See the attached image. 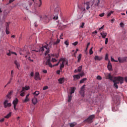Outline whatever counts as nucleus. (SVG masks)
<instances>
[{
	"label": "nucleus",
	"instance_id": "nucleus-54",
	"mask_svg": "<svg viewBox=\"0 0 127 127\" xmlns=\"http://www.w3.org/2000/svg\"><path fill=\"white\" fill-rule=\"evenodd\" d=\"M70 127H75V124L74 123H71L70 124Z\"/></svg>",
	"mask_w": 127,
	"mask_h": 127
},
{
	"label": "nucleus",
	"instance_id": "nucleus-20",
	"mask_svg": "<svg viewBox=\"0 0 127 127\" xmlns=\"http://www.w3.org/2000/svg\"><path fill=\"white\" fill-rule=\"evenodd\" d=\"M61 61H63V62L65 63V65H68V61L66 60H65V58H61L59 60V62H61Z\"/></svg>",
	"mask_w": 127,
	"mask_h": 127
},
{
	"label": "nucleus",
	"instance_id": "nucleus-26",
	"mask_svg": "<svg viewBox=\"0 0 127 127\" xmlns=\"http://www.w3.org/2000/svg\"><path fill=\"white\" fill-rule=\"evenodd\" d=\"M14 64L16 65L17 69H19V68L18 67H19V66H20V64H19V63L18 62L17 60H15L14 61Z\"/></svg>",
	"mask_w": 127,
	"mask_h": 127
},
{
	"label": "nucleus",
	"instance_id": "nucleus-32",
	"mask_svg": "<svg viewBox=\"0 0 127 127\" xmlns=\"http://www.w3.org/2000/svg\"><path fill=\"white\" fill-rule=\"evenodd\" d=\"M85 81H87V78H83L82 79L80 80V84H83V83H84V82Z\"/></svg>",
	"mask_w": 127,
	"mask_h": 127
},
{
	"label": "nucleus",
	"instance_id": "nucleus-38",
	"mask_svg": "<svg viewBox=\"0 0 127 127\" xmlns=\"http://www.w3.org/2000/svg\"><path fill=\"white\" fill-rule=\"evenodd\" d=\"M64 64H66V63H64V62H62V63L61 64H60L61 67H63L64 68Z\"/></svg>",
	"mask_w": 127,
	"mask_h": 127
},
{
	"label": "nucleus",
	"instance_id": "nucleus-47",
	"mask_svg": "<svg viewBox=\"0 0 127 127\" xmlns=\"http://www.w3.org/2000/svg\"><path fill=\"white\" fill-rule=\"evenodd\" d=\"M108 41H109V39L108 38H106V39H105V44L106 45L108 44Z\"/></svg>",
	"mask_w": 127,
	"mask_h": 127
},
{
	"label": "nucleus",
	"instance_id": "nucleus-5",
	"mask_svg": "<svg viewBox=\"0 0 127 127\" xmlns=\"http://www.w3.org/2000/svg\"><path fill=\"white\" fill-rule=\"evenodd\" d=\"M100 1V0H93V2H90V4H92L91 9H95L97 6H99Z\"/></svg>",
	"mask_w": 127,
	"mask_h": 127
},
{
	"label": "nucleus",
	"instance_id": "nucleus-28",
	"mask_svg": "<svg viewBox=\"0 0 127 127\" xmlns=\"http://www.w3.org/2000/svg\"><path fill=\"white\" fill-rule=\"evenodd\" d=\"M11 117V112L9 113L6 116H4V118L5 119H9Z\"/></svg>",
	"mask_w": 127,
	"mask_h": 127
},
{
	"label": "nucleus",
	"instance_id": "nucleus-52",
	"mask_svg": "<svg viewBox=\"0 0 127 127\" xmlns=\"http://www.w3.org/2000/svg\"><path fill=\"white\" fill-rule=\"evenodd\" d=\"M57 61V60H56V59L53 58L52 60V62H56Z\"/></svg>",
	"mask_w": 127,
	"mask_h": 127
},
{
	"label": "nucleus",
	"instance_id": "nucleus-21",
	"mask_svg": "<svg viewBox=\"0 0 127 127\" xmlns=\"http://www.w3.org/2000/svg\"><path fill=\"white\" fill-rule=\"evenodd\" d=\"M102 38H106L107 35H108V33L105 32H102L100 33Z\"/></svg>",
	"mask_w": 127,
	"mask_h": 127
},
{
	"label": "nucleus",
	"instance_id": "nucleus-25",
	"mask_svg": "<svg viewBox=\"0 0 127 127\" xmlns=\"http://www.w3.org/2000/svg\"><path fill=\"white\" fill-rule=\"evenodd\" d=\"M29 89H30L29 86H26L25 87H23L22 89V92H24V91H25V90L26 91H28V90H29Z\"/></svg>",
	"mask_w": 127,
	"mask_h": 127
},
{
	"label": "nucleus",
	"instance_id": "nucleus-48",
	"mask_svg": "<svg viewBox=\"0 0 127 127\" xmlns=\"http://www.w3.org/2000/svg\"><path fill=\"white\" fill-rule=\"evenodd\" d=\"M47 89H48V87L47 86H46L43 87V90L44 91H45V90H47Z\"/></svg>",
	"mask_w": 127,
	"mask_h": 127
},
{
	"label": "nucleus",
	"instance_id": "nucleus-23",
	"mask_svg": "<svg viewBox=\"0 0 127 127\" xmlns=\"http://www.w3.org/2000/svg\"><path fill=\"white\" fill-rule=\"evenodd\" d=\"M3 13L4 16L5 17L7 16V15L8 14V13H9V11L7 10H4Z\"/></svg>",
	"mask_w": 127,
	"mask_h": 127
},
{
	"label": "nucleus",
	"instance_id": "nucleus-50",
	"mask_svg": "<svg viewBox=\"0 0 127 127\" xmlns=\"http://www.w3.org/2000/svg\"><path fill=\"white\" fill-rule=\"evenodd\" d=\"M28 60H29V61H30L31 62H33V60H31V58H30V57H28Z\"/></svg>",
	"mask_w": 127,
	"mask_h": 127
},
{
	"label": "nucleus",
	"instance_id": "nucleus-2",
	"mask_svg": "<svg viewBox=\"0 0 127 127\" xmlns=\"http://www.w3.org/2000/svg\"><path fill=\"white\" fill-rule=\"evenodd\" d=\"M124 77L122 76H118V77H115L114 79L112 80L113 81V83H114V87L116 88V89H118L119 86H118V84H123L124 83Z\"/></svg>",
	"mask_w": 127,
	"mask_h": 127
},
{
	"label": "nucleus",
	"instance_id": "nucleus-18",
	"mask_svg": "<svg viewBox=\"0 0 127 127\" xmlns=\"http://www.w3.org/2000/svg\"><path fill=\"white\" fill-rule=\"evenodd\" d=\"M75 90H76V88L75 87H71L70 88L69 95H72V94H74V93H75Z\"/></svg>",
	"mask_w": 127,
	"mask_h": 127
},
{
	"label": "nucleus",
	"instance_id": "nucleus-10",
	"mask_svg": "<svg viewBox=\"0 0 127 127\" xmlns=\"http://www.w3.org/2000/svg\"><path fill=\"white\" fill-rule=\"evenodd\" d=\"M127 57H124L123 58L119 57L118 61L119 63H124V62H127Z\"/></svg>",
	"mask_w": 127,
	"mask_h": 127
},
{
	"label": "nucleus",
	"instance_id": "nucleus-60",
	"mask_svg": "<svg viewBox=\"0 0 127 127\" xmlns=\"http://www.w3.org/2000/svg\"><path fill=\"white\" fill-rule=\"evenodd\" d=\"M30 76L31 77H33V76H34V73H33V72H32L30 74Z\"/></svg>",
	"mask_w": 127,
	"mask_h": 127
},
{
	"label": "nucleus",
	"instance_id": "nucleus-58",
	"mask_svg": "<svg viewBox=\"0 0 127 127\" xmlns=\"http://www.w3.org/2000/svg\"><path fill=\"white\" fill-rule=\"evenodd\" d=\"M60 72H61V70H58L57 71V74H58V75H60Z\"/></svg>",
	"mask_w": 127,
	"mask_h": 127
},
{
	"label": "nucleus",
	"instance_id": "nucleus-14",
	"mask_svg": "<svg viewBox=\"0 0 127 127\" xmlns=\"http://www.w3.org/2000/svg\"><path fill=\"white\" fill-rule=\"evenodd\" d=\"M108 69L109 71H112L113 70V65H112V64L110 62H109L107 65Z\"/></svg>",
	"mask_w": 127,
	"mask_h": 127
},
{
	"label": "nucleus",
	"instance_id": "nucleus-1",
	"mask_svg": "<svg viewBox=\"0 0 127 127\" xmlns=\"http://www.w3.org/2000/svg\"><path fill=\"white\" fill-rule=\"evenodd\" d=\"M49 45H50V48H51V46H52V42L50 41L49 44H47L46 45L42 46V47L38 46V48H36L35 50H32L31 52V53H34V52H40V51L43 52V51H44V48H45L47 51L45 53V55L46 56L48 53H49V48H48Z\"/></svg>",
	"mask_w": 127,
	"mask_h": 127
},
{
	"label": "nucleus",
	"instance_id": "nucleus-43",
	"mask_svg": "<svg viewBox=\"0 0 127 127\" xmlns=\"http://www.w3.org/2000/svg\"><path fill=\"white\" fill-rule=\"evenodd\" d=\"M104 27H105V25H103L101 28L99 29V31H102V29H104Z\"/></svg>",
	"mask_w": 127,
	"mask_h": 127
},
{
	"label": "nucleus",
	"instance_id": "nucleus-27",
	"mask_svg": "<svg viewBox=\"0 0 127 127\" xmlns=\"http://www.w3.org/2000/svg\"><path fill=\"white\" fill-rule=\"evenodd\" d=\"M40 93L38 91H36L35 92L33 93V95H34V97H37L38 95H39Z\"/></svg>",
	"mask_w": 127,
	"mask_h": 127
},
{
	"label": "nucleus",
	"instance_id": "nucleus-51",
	"mask_svg": "<svg viewBox=\"0 0 127 127\" xmlns=\"http://www.w3.org/2000/svg\"><path fill=\"white\" fill-rule=\"evenodd\" d=\"M53 18H54V19H55L56 20L58 19V15H57L55 16Z\"/></svg>",
	"mask_w": 127,
	"mask_h": 127
},
{
	"label": "nucleus",
	"instance_id": "nucleus-19",
	"mask_svg": "<svg viewBox=\"0 0 127 127\" xmlns=\"http://www.w3.org/2000/svg\"><path fill=\"white\" fill-rule=\"evenodd\" d=\"M29 97V94L26 95L25 100H23V103H27V102H29V98H28Z\"/></svg>",
	"mask_w": 127,
	"mask_h": 127
},
{
	"label": "nucleus",
	"instance_id": "nucleus-35",
	"mask_svg": "<svg viewBox=\"0 0 127 127\" xmlns=\"http://www.w3.org/2000/svg\"><path fill=\"white\" fill-rule=\"evenodd\" d=\"M113 13H114V11H111L109 13H108L107 16H111V15Z\"/></svg>",
	"mask_w": 127,
	"mask_h": 127
},
{
	"label": "nucleus",
	"instance_id": "nucleus-3",
	"mask_svg": "<svg viewBox=\"0 0 127 127\" xmlns=\"http://www.w3.org/2000/svg\"><path fill=\"white\" fill-rule=\"evenodd\" d=\"M92 4H91V2H86L84 3L83 5L81 7L80 9L82 12L85 13L87 12V10H89L90 8H91Z\"/></svg>",
	"mask_w": 127,
	"mask_h": 127
},
{
	"label": "nucleus",
	"instance_id": "nucleus-42",
	"mask_svg": "<svg viewBox=\"0 0 127 127\" xmlns=\"http://www.w3.org/2000/svg\"><path fill=\"white\" fill-rule=\"evenodd\" d=\"M44 18L46 20H49V17H48V16L45 15L44 17Z\"/></svg>",
	"mask_w": 127,
	"mask_h": 127
},
{
	"label": "nucleus",
	"instance_id": "nucleus-62",
	"mask_svg": "<svg viewBox=\"0 0 127 127\" xmlns=\"http://www.w3.org/2000/svg\"><path fill=\"white\" fill-rule=\"evenodd\" d=\"M43 73H44L45 74H46V73H47V70L44 69V70H43Z\"/></svg>",
	"mask_w": 127,
	"mask_h": 127
},
{
	"label": "nucleus",
	"instance_id": "nucleus-44",
	"mask_svg": "<svg viewBox=\"0 0 127 127\" xmlns=\"http://www.w3.org/2000/svg\"><path fill=\"white\" fill-rule=\"evenodd\" d=\"M84 75H85V73H84V72H82L79 74L80 77H83V76H84Z\"/></svg>",
	"mask_w": 127,
	"mask_h": 127
},
{
	"label": "nucleus",
	"instance_id": "nucleus-29",
	"mask_svg": "<svg viewBox=\"0 0 127 127\" xmlns=\"http://www.w3.org/2000/svg\"><path fill=\"white\" fill-rule=\"evenodd\" d=\"M72 95H70L68 96V103H70V102H71V101H72Z\"/></svg>",
	"mask_w": 127,
	"mask_h": 127
},
{
	"label": "nucleus",
	"instance_id": "nucleus-55",
	"mask_svg": "<svg viewBox=\"0 0 127 127\" xmlns=\"http://www.w3.org/2000/svg\"><path fill=\"white\" fill-rule=\"evenodd\" d=\"M78 44V42H75L74 43H72V45H74V46H76Z\"/></svg>",
	"mask_w": 127,
	"mask_h": 127
},
{
	"label": "nucleus",
	"instance_id": "nucleus-13",
	"mask_svg": "<svg viewBox=\"0 0 127 127\" xmlns=\"http://www.w3.org/2000/svg\"><path fill=\"white\" fill-rule=\"evenodd\" d=\"M11 54H14V55L16 56L17 55L16 53L11 52L10 50H8V52H6V55H7V56H11Z\"/></svg>",
	"mask_w": 127,
	"mask_h": 127
},
{
	"label": "nucleus",
	"instance_id": "nucleus-8",
	"mask_svg": "<svg viewBox=\"0 0 127 127\" xmlns=\"http://www.w3.org/2000/svg\"><path fill=\"white\" fill-rule=\"evenodd\" d=\"M104 76L106 79L110 80L111 81H113L114 77L111 75V73H104Z\"/></svg>",
	"mask_w": 127,
	"mask_h": 127
},
{
	"label": "nucleus",
	"instance_id": "nucleus-22",
	"mask_svg": "<svg viewBox=\"0 0 127 127\" xmlns=\"http://www.w3.org/2000/svg\"><path fill=\"white\" fill-rule=\"evenodd\" d=\"M103 59V57H99V56H95L94 58L95 60H98V61H101Z\"/></svg>",
	"mask_w": 127,
	"mask_h": 127
},
{
	"label": "nucleus",
	"instance_id": "nucleus-64",
	"mask_svg": "<svg viewBox=\"0 0 127 127\" xmlns=\"http://www.w3.org/2000/svg\"><path fill=\"white\" fill-rule=\"evenodd\" d=\"M125 81L126 82V83H127V76L125 77Z\"/></svg>",
	"mask_w": 127,
	"mask_h": 127
},
{
	"label": "nucleus",
	"instance_id": "nucleus-11",
	"mask_svg": "<svg viewBox=\"0 0 127 127\" xmlns=\"http://www.w3.org/2000/svg\"><path fill=\"white\" fill-rule=\"evenodd\" d=\"M85 85L82 86L80 88V94L82 97H84L85 96Z\"/></svg>",
	"mask_w": 127,
	"mask_h": 127
},
{
	"label": "nucleus",
	"instance_id": "nucleus-30",
	"mask_svg": "<svg viewBox=\"0 0 127 127\" xmlns=\"http://www.w3.org/2000/svg\"><path fill=\"white\" fill-rule=\"evenodd\" d=\"M78 58V60H77V62H80V61H81V59L82 58V55L81 54H79L78 55V57H77Z\"/></svg>",
	"mask_w": 127,
	"mask_h": 127
},
{
	"label": "nucleus",
	"instance_id": "nucleus-56",
	"mask_svg": "<svg viewBox=\"0 0 127 127\" xmlns=\"http://www.w3.org/2000/svg\"><path fill=\"white\" fill-rule=\"evenodd\" d=\"M40 1V4L39 5V7H40L41 6V5L42 4V1L41 0H39Z\"/></svg>",
	"mask_w": 127,
	"mask_h": 127
},
{
	"label": "nucleus",
	"instance_id": "nucleus-41",
	"mask_svg": "<svg viewBox=\"0 0 127 127\" xmlns=\"http://www.w3.org/2000/svg\"><path fill=\"white\" fill-rule=\"evenodd\" d=\"M90 44H91V43H87V47H86V50H85V52H86V51H87V50H88V48L90 46Z\"/></svg>",
	"mask_w": 127,
	"mask_h": 127
},
{
	"label": "nucleus",
	"instance_id": "nucleus-53",
	"mask_svg": "<svg viewBox=\"0 0 127 127\" xmlns=\"http://www.w3.org/2000/svg\"><path fill=\"white\" fill-rule=\"evenodd\" d=\"M14 1V0H9V3H7L6 4H9V3H11V2H13V1Z\"/></svg>",
	"mask_w": 127,
	"mask_h": 127
},
{
	"label": "nucleus",
	"instance_id": "nucleus-16",
	"mask_svg": "<svg viewBox=\"0 0 127 127\" xmlns=\"http://www.w3.org/2000/svg\"><path fill=\"white\" fill-rule=\"evenodd\" d=\"M73 81H76V80H78V79H80L81 77H80V75L79 74H75L73 76Z\"/></svg>",
	"mask_w": 127,
	"mask_h": 127
},
{
	"label": "nucleus",
	"instance_id": "nucleus-9",
	"mask_svg": "<svg viewBox=\"0 0 127 127\" xmlns=\"http://www.w3.org/2000/svg\"><path fill=\"white\" fill-rule=\"evenodd\" d=\"M12 104L13 105V108L15 111H17V109H16V106H17V104H18V99L17 98H15Z\"/></svg>",
	"mask_w": 127,
	"mask_h": 127
},
{
	"label": "nucleus",
	"instance_id": "nucleus-59",
	"mask_svg": "<svg viewBox=\"0 0 127 127\" xmlns=\"http://www.w3.org/2000/svg\"><path fill=\"white\" fill-rule=\"evenodd\" d=\"M13 70L11 71V77H13Z\"/></svg>",
	"mask_w": 127,
	"mask_h": 127
},
{
	"label": "nucleus",
	"instance_id": "nucleus-63",
	"mask_svg": "<svg viewBox=\"0 0 127 127\" xmlns=\"http://www.w3.org/2000/svg\"><path fill=\"white\" fill-rule=\"evenodd\" d=\"M120 25H121V27H124V24H123V23H121Z\"/></svg>",
	"mask_w": 127,
	"mask_h": 127
},
{
	"label": "nucleus",
	"instance_id": "nucleus-4",
	"mask_svg": "<svg viewBox=\"0 0 127 127\" xmlns=\"http://www.w3.org/2000/svg\"><path fill=\"white\" fill-rule=\"evenodd\" d=\"M47 61H46V62L45 63V65H48L49 67H51V68H52V67H55V66H58V65H59V64L60 63V62H59H59L57 64H54V65H52V64H51V63L50 62V60L51 59L50 55H48L47 56Z\"/></svg>",
	"mask_w": 127,
	"mask_h": 127
},
{
	"label": "nucleus",
	"instance_id": "nucleus-33",
	"mask_svg": "<svg viewBox=\"0 0 127 127\" xmlns=\"http://www.w3.org/2000/svg\"><path fill=\"white\" fill-rule=\"evenodd\" d=\"M82 68H83V66L82 65L79 66L78 67L77 70H78V72H81V71H82Z\"/></svg>",
	"mask_w": 127,
	"mask_h": 127
},
{
	"label": "nucleus",
	"instance_id": "nucleus-36",
	"mask_svg": "<svg viewBox=\"0 0 127 127\" xmlns=\"http://www.w3.org/2000/svg\"><path fill=\"white\" fill-rule=\"evenodd\" d=\"M93 47H92L91 48H90V50H89V54L90 55H92V54H93Z\"/></svg>",
	"mask_w": 127,
	"mask_h": 127
},
{
	"label": "nucleus",
	"instance_id": "nucleus-17",
	"mask_svg": "<svg viewBox=\"0 0 127 127\" xmlns=\"http://www.w3.org/2000/svg\"><path fill=\"white\" fill-rule=\"evenodd\" d=\"M32 102L33 105H35L37 103V97L34 96V98L32 99Z\"/></svg>",
	"mask_w": 127,
	"mask_h": 127
},
{
	"label": "nucleus",
	"instance_id": "nucleus-12",
	"mask_svg": "<svg viewBox=\"0 0 127 127\" xmlns=\"http://www.w3.org/2000/svg\"><path fill=\"white\" fill-rule=\"evenodd\" d=\"M34 79L36 80H41V78H40V76L39 75V72H35Z\"/></svg>",
	"mask_w": 127,
	"mask_h": 127
},
{
	"label": "nucleus",
	"instance_id": "nucleus-15",
	"mask_svg": "<svg viewBox=\"0 0 127 127\" xmlns=\"http://www.w3.org/2000/svg\"><path fill=\"white\" fill-rule=\"evenodd\" d=\"M59 84H63L65 82V77H62L58 79Z\"/></svg>",
	"mask_w": 127,
	"mask_h": 127
},
{
	"label": "nucleus",
	"instance_id": "nucleus-49",
	"mask_svg": "<svg viewBox=\"0 0 127 127\" xmlns=\"http://www.w3.org/2000/svg\"><path fill=\"white\" fill-rule=\"evenodd\" d=\"M6 34H9V31L7 29V27L6 28Z\"/></svg>",
	"mask_w": 127,
	"mask_h": 127
},
{
	"label": "nucleus",
	"instance_id": "nucleus-57",
	"mask_svg": "<svg viewBox=\"0 0 127 127\" xmlns=\"http://www.w3.org/2000/svg\"><path fill=\"white\" fill-rule=\"evenodd\" d=\"M104 15H105V13H102L99 15V16H100V17H103Z\"/></svg>",
	"mask_w": 127,
	"mask_h": 127
},
{
	"label": "nucleus",
	"instance_id": "nucleus-39",
	"mask_svg": "<svg viewBox=\"0 0 127 127\" xmlns=\"http://www.w3.org/2000/svg\"><path fill=\"white\" fill-rule=\"evenodd\" d=\"M109 60V54H106L105 55V60Z\"/></svg>",
	"mask_w": 127,
	"mask_h": 127
},
{
	"label": "nucleus",
	"instance_id": "nucleus-34",
	"mask_svg": "<svg viewBox=\"0 0 127 127\" xmlns=\"http://www.w3.org/2000/svg\"><path fill=\"white\" fill-rule=\"evenodd\" d=\"M85 26V23L82 22L81 24L80 25L79 27L80 28H84V26Z\"/></svg>",
	"mask_w": 127,
	"mask_h": 127
},
{
	"label": "nucleus",
	"instance_id": "nucleus-7",
	"mask_svg": "<svg viewBox=\"0 0 127 127\" xmlns=\"http://www.w3.org/2000/svg\"><path fill=\"white\" fill-rule=\"evenodd\" d=\"M4 108L6 109V108H10L11 106V103L8 102V100L6 99L3 103Z\"/></svg>",
	"mask_w": 127,
	"mask_h": 127
},
{
	"label": "nucleus",
	"instance_id": "nucleus-46",
	"mask_svg": "<svg viewBox=\"0 0 127 127\" xmlns=\"http://www.w3.org/2000/svg\"><path fill=\"white\" fill-rule=\"evenodd\" d=\"M27 55L25 56V58H27V56H28L29 55V54H30V53H29V52H26Z\"/></svg>",
	"mask_w": 127,
	"mask_h": 127
},
{
	"label": "nucleus",
	"instance_id": "nucleus-37",
	"mask_svg": "<svg viewBox=\"0 0 127 127\" xmlns=\"http://www.w3.org/2000/svg\"><path fill=\"white\" fill-rule=\"evenodd\" d=\"M25 94V93L23 91L22 92V90H21V93H20L21 97H24Z\"/></svg>",
	"mask_w": 127,
	"mask_h": 127
},
{
	"label": "nucleus",
	"instance_id": "nucleus-45",
	"mask_svg": "<svg viewBox=\"0 0 127 127\" xmlns=\"http://www.w3.org/2000/svg\"><path fill=\"white\" fill-rule=\"evenodd\" d=\"M64 44H65V45L68 47V45H69V42H68V41H65L64 42Z\"/></svg>",
	"mask_w": 127,
	"mask_h": 127
},
{
	"label": "nucleus",
	"instance_id": "nucleus-6",
	"mask_svg": "<svg viewBox=\"0 0 127 127\" xmlns=\"http://www.w3.org/2000/svg\"><path fill=\"white\" fill-rule=\"evenodd\" d=\"M94 118L95 115H91L87 119H86L84 122H85L86 123H88V124H92V123H93V120Z\"/></svg>",
	"mask_w": 127,
	"mask_h": 127
},
{
	"label": "nucleus",
	"instance_id": "nucleus-40",
	"mask_svg": "<svg viewBox=\"0 0 127 127\" xmlns=\"http://www.w3.org/2000/svg\"><path fill=\"white\" fill-rule=\"evenodd\" d=\"M96 79H97V80H102V76H100V75H98V76H97Z\"/></svg>",
	"mask_w": 127,
	"mask_h": 127
},
{
	"label": "nucleus",
	"instance_id": "nucleus-61",
	"mask_svg": "<svg viewBox=\"0 0 127 127\" xmlns=\"http://www.w3.org/2000/svg\"><path fill=\"white\" fill-rule=\"evenodd\" d=\"M62 37H63V33L61 34V35L60 36V39H63V38Z\"/></svg>",
	"mask_w": 127,
	"mask_h": 127
},
{
	"label": "nucleus",
	"instance_id": "nucleus-24",
	"mask_svg": "<svg viewBox=\"0 0 127 127\" xmlns=\"http://www.w3.org/2000/svg\"><path fill=\"white\" fill-rule=\"evenodd\" d=\"M11 94H12V91H10L8 93L7 95H6V97L7 98V99H9V100H10V99L11 98Z\"/></svg>",
	"mask_w": 127,
	"mask_h": 127
},
{
	"label": "nucleus",
	"instance_id": "nucleus-31",
	"mask_svg": "<svg viewBox=\"0 0 127 127\" xmlns=\"http://www.w3.org/2000/svg\"><path fill=\"white\" fill-rule=\"evenodd\" d=\"M59 42H60V39H58L56 41V42H55L53 43V45H57V44H58V43H59Z\"/></svg>",
	"mask_w": 127,
	"mask_h": 127
}]
</instances>
